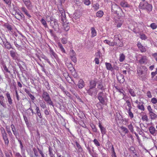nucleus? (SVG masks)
<instances>
[{
    "instance_id": "18",
    "label": "nucleus",
    "mask_w": 157,
    "mask_h": 157,
    "mask_svg": "<svg viewBox=\"0 0 157 157\" xmlns=\"http://www.w3.org/2000/svg\"><path fill=\"white\" fill-rule=\"evenodd\" d=\"M6 95L9 104L10 105H12L13 103L10 94L8 92H7L6 94Z\"/></svg>"
},
{
    "instance_id": "40",
    "label": "nucleus",
    "mask_w": 157,
    "mask_h": 157,
    "mask_svg": "<svg viewBox=\"0 0 157 157\" xmlns=\"http://www.w3.org/2000/svg\"><path fill=\"white\" fill-rule=\"evenodd\" d=\"M70 57L76 56L75 52L72 49L70 50Z\"/></svg>"
},
{
    "instance_id": "48",
    "label": "nucleus",
    "mask_w": 157,
    "mask_h": 157,
    "mask_svg": "<svg viewBox=\"0 0 157 157\" xmlns=\"http://www.w3.org/2000/svg\"><path fill=\"white\" fill-rule=\"evenodd\" d=\"M13 85L14 86V88H15V89H16V90H15V94H16V98H17V101H19V100H20V99H19V96L18 94L17 90H16L17 88H16V85H15L13 84Z\"/></svg>"
},
{
    "instance_id": "24",
    "label": "nucleus",
    "mask_w": 157,
    "mask_h": 157,
    "mask_svg": "<svg viewBox=\"0 0 157 157\" xmlns=\"http://www.w3.org/2000/svg\"><path fill=\"white\" fill-rule=\"evenodd\" d=\"M21 10L29 18L31 17V16L28 13V11L25 7H22L21 8Z\"/></svg>"
},
{
    "instance_id": "23",
    "label": "nucleus",
    "mask_w": 157,
    "mask_h": 157,
    "mask_svg": "<svg viewBox=\"0 0 157 157\" xmlns=\"http://www.w3.org/2000/svg\"><path fill=\"white\" fill-rule=\"evenodd\" d=\"M149 130L150 133L152 135H154L155 131H157L155 129V127L153 126H151L149 128Z\"/></svg>"
},
{
    "instance_id": "50",
    "label": "nucleus",
    "mask_w": 157,
    "mask_h": 157,
    "mask_svg": "<svg viewBox=\"0 0 157 157\" xmlns=\"http://www.w3.org/2000/svg\"><path fill=\"white\" fill-rule=\"evenodd\" d=\"M150 26L153 29H155L157 27V26L155 23H151Z\"/></svg>"
},
{
    "instance_id": "30",
    "label": "nucleus",
    "mask_w": 157,
    "mask_h": 157,
    "mask_svg": "<svg viewBox=\"0 0 157 157\" xmlns=\"http://www.w3.org/2000/svg\"><path fill=\"white\" fill-rule=\"evenodd\" d=\"M75 144L77 147L78 148L79 152H82L83 151V149L81 146L77 141L75 142Z\"/></svg>"
},
{
    "instance_id": "43",
    "label": "nucleus",
    "mask_w": 157,
    "mask_h": 157,
    "mask_svg": "<svg viewBox=\"0 0 157 157\" xmlns=\"http://www.w3.org/2000/svg\"><path fill=\"white\" fill-rule=\"evenodd\" d=\"M45 101L47 102L48 104L49 105L52 106L53 107L54 106V105L53 103L51 100V98H50L49 99H48L46 101Z\"/></svg>"
},
{
    "instance_id": "15",
    "label": "nucleus",
    "mask_w": 157,
    "mask_h": 157,
    "mask_svg": "<svg viewBox=\"0 0 157 157\" xmlns=\"http://www.w3.org/2000/svg\"><path fill=\"white\" fill-rule=\"evenodd\" d=\"M5 99L3 95L0 96V104L4 108H6L7 106L6 104L5 103Z\"/></svg>"
},
{
    "instance_id": "61",
    "label": "nucleus",
    "mask_w": 157,
    "mask_h": 157,
    "mask_svg": "<svg viewBox=\"0 0 157 157\" xmlns=\"http://www.w3.org/2000/svg\"><path fill=\"white\" fill-rule=\"evenodd\" d=\"M121 128L123 130V131L125 132V133H127L128 132V129L125 127H122Z\"/></svg>"
},
{
    "instance_id": "32",
    "label": "nucleus",
    "mask_w": 157,
    "mask_h": 157,
    "mask_svg": "<svg viewBox=\"0 0 157 157\" xmlns=\"http://www.w3.org/2000/svg\"><path fill=\"white\" fill-rule=\"evenodd\" d=\"M16 13H17V15H18V16L20 17V18H21V19L23 20V21H25V16L24 14H23L21 13H20L19 12H16Z\"/></svg>"
},
{
    "instance_id": "56",
    "label": "nucleus",
    "mask_w": 157,
    "mask_h": 157,
    "mask_svg": "<svg viewBox=\"0 0 157 157\" xmlns=\"http://www.w3.org/2000/svg\"><path fill=\"white\" fill-rule=\"evenodd\" d=\"M49 32L51 34V35L52 36H53L55 38L56 37V36L54 34V32H53V31L52 29H49Z\"/></svg>"
},
{
    "instance_id": "60",
    "label": "nucleus",
    "mask_w": 157,
    "mask_h": 157,
    "mask_svg": "<svg viewBox=\"0 0 157 157\" xmlns=\"http://www.w3.org/2000/svg\"><path fill=\"white\" fill-rule=\"evenodd\" d=\"M71 60L74 63H76L77 61V58L76 56L71 57Z\"/></svg>"
},
{
    "instance_id": "11",
    "label": "nucleus",
    "mask_w": 157,
    "mask_h": 157,
    "mask_svg": "<svg viewBox=\"0 0 157 157\" xmlns=\"http://www.w3.org/2000/svg\"><path fill=\"white\" fill-rule=\"evenodd\" d=\"M11 127L12 129V130L13 133V134L15 136L16 138L17 139H18V138L17 136L18 135V132L17 130H16L15 128L14 125L13 124H12L11 125Z\"/></svg>"
},
{
    "instance_id": "36",
    "label": "nucleus",
    "mask_w": 157,
    "mask_h": 157,
    "mask_svg": "<svg viewBox=\"0 0 157 157\" xmlns=\"http://www.w3.org/2000/svg\"><path fill=\"white\" fill-rule=\"evenodd\" d=\"M58 47L64 53H66L65 49H64L62 44L60 43H58Z\"/></svg>"
},
{
    "instance_id": "47",
    "label": "nucleus",
    "mask_w": 157,
    "mask_h": 157,
    "mask_svg": "<svg viewBox=\"0 0 157 157\" xmlns=\"http://www.w3.org/2000/svg\"><path fill=\"white\" fill-rule=\"evenodd\" d=\"M140 38L143 40H145L147 38V36H146V35L144 34H140Z\"/></svg>"
},
{
    "instance_id": "46",
    "label": "nucleus",
    "mask_w": 157,
    "mask_h": 157,
    "mask_svg": "<svg viewBox=\"0 0 157 157\" xmlns=\"http://www.w3.org/2000/svg\"><path fill=\"white\" fill-rule=\"evenodd\" d=\"M125 59V56L123 54H122L120 55L119 61L121 62L123 61Z\"/></svg>"
},
{
    "instance_id": "22",
    "label": "nucleus",
    "mask_w": 157,
    "mask_h": 157,
    "mask_svg": "<svg viewBox=\"0 0 157 157\" xmlns=\"http://www.w3.org/2000/svg\"><path fill=\"white\" fill-rule=\"evenodd\" d=\"M149 114L151 120H154L157 118V115L154 112Z\"/></svg>"
},
{
    "instance_id": "63",
    "label": "nucleus",
    "mask_w": 157,
    "mask_h": 157,
    "mask_svg": "<svg viewBox=\"0 0 157 157\" xmlns=\"http://www.w3.org/2000/svg\"><path fill=\"white\" fill-rule=\"evenodd\" d=\"M84 3L86 5H89L90 4V2L89 0H84Z\"/></svg>"
},
{
    "instance_id": "8",
    "label": "nucleus",
    "mask_w": 157,
    "mask_h": 157,
    "mask_svg": "<svg viewBox=\"0 0 157 157\" xmlns=\"http://www.w3.org/2000/svg\"><path fill=\"white\" fill-rule=\"evenodd\" d=\"M22 1L28 10L32 9L33 6L30 0H22Z\"/></svg>"
},
{
    "instance_id": "10",
    "label": "nucleus",
    "mask_w": 157,
    "mask_h": 157,
    "mask_svg": "<svg viewBox=\"0 0 157 157\" xmlns=\"http://www.w3.org/2000/svg\"><path fill=\"white\" fill-rule=\"evenodd\" d=\"M22 42L21 40L20 39L16 40V41H14V44L19 49L20 48H22Z\"/></svg>"
},
{
    "instance_id": "3",
    "label": "nucleus",
    "mask_w": 157,
    "mask_h": 157,
    "mask_svg": "<svg viewBox=\"0 0 157 157\" xmlns=\"http://www.w3.org/2000/svg\"><path fill=\"white\" fill-rule=\"evenodd\" d=\"M139 8L143 10H146L148 12L152 11V5L147 2H141L139 6Z\"/></svg>"
},
{
    "instance_id": "49",
    "label": "nucleus",
    "mask_w": 157,
    "mask_h": 157,
    "mask_svg": "<svg viewBox=\"0 0 157 157\" xmlns=\"http://www.w3.org/2000/svg\"><path fill=\"white\" fill-rule=\"evenodd\" d=\"M147 109L148 111L149 114L151 113H152L154 112V111L153 110V109L151 108L150 105H149L147 106Z\"/></svg>"
},
{
    "instance_id": "51",
    "label": "nucleus",
    "mask_w": 157,
    "mask_h": 157,
    "mask_svg": "<svg viewBox=\"0 0 157 157\" xmlns=\"http://www.w3.org/2000/svg\"><path fill=\"white\" fill-rule=\"evenodd\" d=\"M93 142L96 146H100V143L97 139H94L93 140Z\"/></svg>"
},
{
    "instance_id": "4",
    "label": "nucleus",
    "mask_w": 157,
    "mask_h": 157,
    "mask_svg": "<svg viewBox=\"0 0 157 157\" xmlns=\"http://www.w3.org/2000/svg\"><path fill=\"white\" fill-rule=\"evenodd\" d=\"M50 19L51 21V25L55 30H56V29L59 27L57 20L53 18L52 17H50Z\"/></svg>"
},
{
    "instance_id": "16",
    "label": "nucleus",
    "mask_w": 157,
    "mask_h": 157,
    "mask_svg": "<svg viewBox=\"0 0 157 157\" xmlns=\"http://www.w3.org/2000/svg\"><path fill=\"white\" fill-rule=\"evenodd\" d=\"M118 81L120 83H123L124 81V76L121 74L117 76Z\"/></svg>"
},
{
    "instance_id": "29",
    "label": "nucleus",
    "mask_w": 157,
    "mask_h": 157,
    "mask_svg": "<svg viewBox=\"0 0 157 157\" xmlns=\"http://www.w3.org/2000/svg\"><path fill=\"white\" fill-rule=\"evenodd\" d=\"M72 16L73 18H74L75 19H77L80 17V15L79 14V12H77L74 13Z\"/></svg>"
},
{
    "instance_id": "34",
    "label": "nucleus",
    "mask_w": 157,
    "mask_h": 157,
    "mask_svg": "<svg viewBox=\"0 0 157 157\" xmlns=\"http://www.w3.org/2000/svg\"><path fill=\"white\" fill-rule=\"evenodd\" d=\"M52 149L50 146L49 147V154L50 157H55L53 153Z\"/></svg>"
},
{
    "instance_id": "9",
    "label": "nucleus",
    "mask_w": 157,
    "mask_h": 157,
    "mask_svg": "<svg viewBox=\"0 0 157 157\" xmlns=\"http://www.w3.org/2000/svg\"><path fill=\"white\" fill-rule=\"evenodd\" d=\"M87 93L91 96H95L97 94V91L96 89L90 88V89L87 90Z\"/></svg>"
},
{
    "instance_id": "39",
    "label": "nucleus",
    "mask_w": 157,
    "mask_h": 157,
    "mask_svg": "<svg viewBox=\"0 0 157 157\" xmlns=\"http://www.w3.org/2000/svg\"><path fill=\"white\" fill-rule=\"evenodd\" d=\"M128 91L132 96L135 97L136 96L134 91L133 89H128Z\"/></svg>"
},
{
    "instance_id": "27",
    "label": "nucleus",
    "mask_w": 157,
    "mask_h": 157,
    "mask_svg": "<svg viewBox=\"0 0 157 157\" xmlns=\"http://www.w3.org/2000/svg\"><path fill=\"white\" fill-rule=\"evenodd\" d=\"M36 113L37 114V116L39 117L40 118L42 119V116L41 115V113H40L39 108L38 106H36Z\"/></svg>"
},
{
    "instance_id": "42",
    "label": "nucleus",
    "mask_w": 157,
    "mask_h": 157,
    "mask_svg": "<svg viewBox=\"0 0 157 157\" xmlns=\"http://www.w3.org/2000/svg\"><path fill=\"white\" fill-rule=\"evenodd\" d=\"M113 145L112 144L111 142L109 140H108L106 144V147L107 149L110 148V147Z\"/></svg>"
},
{
    "instance_id": "62",
    "label": "nucleus",
    "mask_w": 157,
    "mask_h": 157,
    "mask_svg": "<svg viewBox=\"0 0 157 157\" xmlns=\"http://www.w3.org/2000/svg\"><path fill=\"white\" fill-rule=\"evenodd\" d=\"M157 74L155 72H152L151 73V78L152 80H153L154 79V78L155 77H154Z\"/></svg>"
},
{
    "instance_id": "2",
    "label": "nucleus",
    "mask_w": 157,
    "mask_h": 157,
    "mask_svg": "<svg viewBox=\"0 0 157 157\" xmlns=\"http://www.w3.org/2000/svg\"><path fill=\"white\" fill-rule=\"evenodd\" d=\"M111 11L114 13L116 14L119 17L123 16L124 15L122 9L116 4H114L112 5Z\"/></svg>"
},
{
    "instance_id": "12",
    "label": "nucleus",
    "mask_w": 157,
    "mask_h": 157,
    "mask_svg": "<svg viewBox=\"0 0 157 157\" xmlns=\"http://www.w3.org/2000/svg\"><path fill=\"white\" fill-rule=\"evenodd\" d=\"M42 96L45 101L50 98L49 94L44 90H43V91Z\"/></svg>"
},
{
    "instance_id": "64",
    "label": "nucleus",
    "mask_w": 157,
    "mask_h": 157,
    "mask_svg": "<svg viewBox=\"0 0 157 157\" xmlns=\"http://www.w3.org/2000/svg\"><path fill=\"white\" fill-rule=\"evenodd\" d=\"M15 157H23L19 152H16L15 154Z\"/></svg>"
},
{
    "instance_id": "19",
    "label": "nucleus",
    "mask_w": 157,
    "mask_h": 157,
    "mask_svg": "<svg viewBox=\"0 0 157 157\" xmlns=\"http://www.w3.org/2000/svg\"><path fill=\"white\" fill-rule=\"evenodd\" d=\"M105 65L107 70L111 71L113 70V67L111 63L106 62L105 63Z\"/></svg>"
},
{
    "instance_id": "14",
    "label": "nucleus",
    "mask_w": 157,
    "mask_h": 157,
    "mask_svg": "<svg viewBox=\"0 0 157 157\" xmlns=\"http://www.w3.org/2000/svg\"><path fill=\"white\" fill-rule=\"evenodd\" d=\"M137 45L141 52H143L146 51V48L142 45L140 42H138Z\"/></svg>"
},
{
    "instance_id": "25",
    "label": "nucleus",
    "mask_w": 157,
    "mask_h": 157,
    "mask_svg": "<svg viewBox=\"0 0 157 157\" xmlns=\"http://www.w3.org/2000/svg\"><path fill=\"white\" fill-rule=\"evenodd\" d=\"M78 86L79 88L82 89V88L84 85V82L82 80H80L78 84Z\"/></svg>"
},
{
    "instance_id": "28",
    "label": "nucleus",
    "mask_w": 157,
    "mask_h": 157,
    "mask_svg": "<svg viewBox=\"0 0 157 157\" xmlns=\"http://www.w3.org/2000/svg\"><path fill=\"white\" fill-rule=\"evenodd\" d=\"M39 104L40 106L43 109H45L46 108V106L45 104V102L43 101L40 100L39 101Z\"/></svg>"
},
{
    "instance_id": "17",
    "label": "nucleus",
    "mask_w": 157,
    "mask_h": 157,
    "mask_svg": "<svg viewBox=\"0 0 157 157\" xmlns=\"http://www.w3.org/2000/svg\"><path fill=\"white\" fill-rule=\"evenodd\" d=\"M147 62V57L145 56H143L139 60V62L141 64H144Z\"/></svg>"
},
{
    "instance_id": "57",
    "label": "nucleus",
    "mask_w": 157,
    "mask_h": 157,
    "mask_svg": "<svg viewBox=\"0 0 157 157\" xmlns=\"http://www.w3.org/2000/svg\"><path fill=\"white\" fill-rule=\"evenodd\" d=\"M6 4L9 5H10L11 3V0H3Z\"/></svg>"
},
{
    "instance_id": "38",
    "label": "nucleus",
    "mask_w": 157,
    "mask_h": 157,
    "mask_svg": "<svg viewBox=\"0 0 157 157\" xmlns=\"http://www.w3.org/2000/svg\"><path fill=\"white\" fill-rule=\"evenodd\" d=\"M4 26L9 31H11L12 30L11 26L8 23L5 24Z\"/></svg>"
},
{
    "instance_id": "31",
    "label": "nucleus",
    "mask_w": 157,
    "mask_h": 157,
    "mask_svg": "<svg viewBox=\"0 0 157 157\" xmlns=\"http://www.w3.org/2000/svg\"><path fill=\"white\" fill-rule=\"evenodd\" d=\"M121 5L124 7H129V5L127 3L124 1L120 3Z\"/></svg>"
},
{
    "instance_id": "5",
    "label": "nucleus",
    "mask_w": 157,
    "mask_h": 157,
    "mask_svg": "<svg viewBox=\"0 0 157 157\" xmlns=\"http://www.w3.org/2000/svg\"><path fill=\"white\" fill-rule=\"evenodd\" d=\"M0 38L2 40L3 44L6 48L9 50L11 48L12 49H13L10 43L7 41V40L6 38L2 39L0 36Z\"/></svg>"
},
{
    "instance_id": "7",
    "label": "nucleus",
    "mask_w": 157,
    "mask_h": 157,
    "mask_svg": "<svg viewBox=\"0 0 157 157\" xmlns=\"http://www.w3.org/2000/svg\"><path fill=\"white\" fill-rule=\"evenodd\" d=\"M10 54L12 59L15 60H17L19 59L18 55L15 51L10 50Z\"/></svg>"
},
{
    "instance_id": "13",
    "label": "nucleus",
    "mask_w": 157,
    "mask_h": 157,
    "mask_svg": "<svg viewBox=\"0 0 157 157\" xmlns=\"http://www.w3.org/2000/svg\"><path fill=\"white\" fill-rule=\"evenodd\" d=\"M58 8L59 10V12H60V13H61V20L63 22H64V20L63 17V15H64V16L65 15V13L64 11V9L62 7L61 5H60L59 6H58Z\"/></svg>"
},
{
    "instance_id": "35",
    "label": "nucleus",
    "mask_w": 157,
    "mask_h": 157,
    "mask_svg": "<svg viewBox=\"0 0 157 157\" xmlns=\"http://www.w3.org/2000/svg\"><path fill=\"white\" fill-rule=\"evenodd\" d=\"M3 139L4 141L5 145L6 146H8L9 143V141L7 137H3Z\"/></svg>"
},
{
    "instance_id": "58",
    "label": "nucleus",
    "mask_w": 157,
    "mask_h": 157,
    "mask_svg": "<svg viewBox=\"0 0 157 157\" xmlns=\"http://www.w3.org/2000/svg\"><path fill=\"white\" fill-rule=\"evenodd\" d=\"M151 101L153 104H156L157 103V99L155 98H153L151 99Z\"/></svg>"
},
{
    "instance_id": "41",
    "label": "nucleus",
    "mask_w": 157,
    "mask_h": 157,
    "mask_svg": "<svg viewBox=\"0 0 157 157\" xmlns=\"http://www.w3.org/2000/svg\"><path fill=\"white\" fill-rule=\"evenodd\" d=\"M40 21L45 27L47 28L48 27L46 22L44 19L42 18L40 20Z\"/></svg>"
},
{
    "instance_id": "52",
    "label": "nucleus",
    "mask_w": 157,
    "mask_h": 157,
    "mask_svg": "<svg viewBox=\"0 0 157 157\" xmlns=\"http://www.w3.org/2000/svg\"><path fill=\"white\" fill-rule=\"evenodd\" d=\"M3 68L6 73L8 72L9 73H10V71L9 70V69L6 65H3Z\"/></svg>"
},
{
    "instance_id": "6",
    "label": "nucleus",
    "mask_w": 157,
    "mask_h": 157,
    "mask_svg": "<svg viewBox=\"0 0 157 157\" xmlns=\"http://www.w3.org/2000/svg\"><path fill=\"white\" fill-rule=\"evenodd\" d=\"M98 98L100 102L103 105L105 104V96L104 95V93L102 92H100L98 93Z\"/></svg>"
},
{
    "instance_id": "1",
    "label": "nucleus",
    "mask_w": 157,
    "mask_h": 157,
    "mask_svg": "<svg viewBox=\"0 0 157 157\" xmlns=\"http://www.w3.org/2000/svg\"><path fill=\"white\" fill-rule=\"evenodd\" d=\"M148 69L145 66L138 67L137 69V72L138 76L142 80H145L146 78V74Z\"/></svg>"
},
{
    "instance_id": "55",
    "label": "nucleus",
    "mask_w": 157,
    "mask_h": 157,
    "mask_svg": "<svg viewBox=\"0 0 157 157\" xmlns=\"http://www.w3.org/2000/svg\"><path fill=\"white\" fill-rule=\"evenodd\" d=\"M91 128L92 129L93 131L94 132H96L97 131L95 126L94 125V124H92V125H91Z\"/></svg>"
},
{
    "instance_id": "44",
    "label": "nucleus",
    "mask_w": 157,
    "mask_h": 157,
    "mask_svg": "<svg viewBox=\"0 0 157 157\" xmlns=\"http://www.w3.org/2000/svg\"><path fill=\"white\" fill-rule=\"evenodd\" d=\"M41 57L42 59H44V60H46L48 63L49 64L50 63V61H49V59L47 58V57L44 56V55H42L41 56Z\"/></svg>"
},
{
    "instance_id": "21",
    "label": "nucleus",
    "mask_w": 157,
    "mask_h": 157,
    "mask_svg": "<svg viewBox=\"0 0 157 157\" xmlns=\"http://www.w3.org/2000/svg\"><path fill=\"white\" fill-rule=\"evenodd\" d=\"M90 88L95 89L96 85V82L95 81L91 80L90 82Z\"/></svg>"
},
{
    "instance_id": "53",
    "label": "nucleus",
    "mask_w": 157,
    "mask_h": 157,
    "mask_svg": "<svg viewBox=\"0 0 157 157\" xmlns=\"http://www.w3.org/2000/svg\"><path fill=\"white\" fill-rule=\"evenodd\" d=\"M128 128L132 132H133L134 130L132 124H130L128 126Z\"/></svg>"
},
{
    "instance_id": "20",
    "label": "nucleus",
    "mask_w": 157,
    "mask_h": 157,
    "mask_svg": "<svg viewBox=\"0 0 157 157\" xmlns=\"http://www.w3.org/2000/svg\"><path fill=\"white\" fill-rule=\"evenodd\" d=\"M0 130L1 131V133L2 138L7 137V134L5 129L3 127H1L0 128Z\"/></svg>"
},
{
    "instance_id": "37",
    "label": "nucleus",
    "mask_w": 157,
    "mask_h": 157,
    "mask_svg": "<svg viewBox=\"0 0 157 157\" xmlns=\"http://www.w3.org/2000/svg\"><path fill=\"white\" fill-rule=\"evenodd\" d=\"M103 14V12L101 10L99 11H98L96 14V15L97 17H102Z\"/></svg>"
},
{
    "instance_id": "33",
    "label": "nucleus",
    "mask_w": 157,
    "mask_h": 157,
    "mask_svg": "<svg viewBox=\"0 0 157 157\" xmlns=\"http://www.w3.org/2000/svg\"><path fill=\"white\" fill-rule=\"evenodd\" d=\"M91 37H94L96 35V32L94 28L92 27L91 29Z\"/></svg>"
},
{
    "instance_id": "26",
    "label": "nucleus",
    "mask_w": 157,
    "mask_h": 157,
    "mask_svg": "<svg viewBox=\"0 0 157 157\" xmlns=\"http://www.w3.org/2000/svg\"><path fill=\"white\" fill-rule=\"evenodd\" d=\"M99 127L101 130V133L103 134H105L106 133V129L105 128L102 126V125L100 123H99Z\"/></svg>"
},
{
    "instance_id": "54",
    "label": "nucleus",
    "mask_w": 157,
    "mask_h": 157,
    "mask_svg": "<svg viewBox=\"0 0 157 157\" xmlns=\"http://www.w3.org/2000/svg\"><path fill=\"white\" fill-rule=\"evenodd\" d=\"M61 42L64 44H66L67 42V39L65 37L63 38L61 40Z\"/></svg>"
},
{
    "instance_id": "59",
    "label": "nucleus",
    "mask_w": 157,
    "mask_h": 157,
    "mask_svg": "<svg viewBox=\"0 0 157 157\" xmlns=\"http://www.w3.org/2000/svg\"><path fill=\"white\" fill-rule=\"evenodd\" d=\"M138 108L139 109L142 110L143 111L145 109L144 106L143 104L141 105H138Z\"/></svg>"
},
{
    "instance_id": "45",
    "label": "nucleus",
    "mask_w": 157,
    "mask_h": 157,
    "mask_svg": "<svg viewBox=\"0 0 157 157\" xmlns=\"http://www.w3.org/2000/svg\"><path fill=\"white\" fill-rule=\"evenodd\" d=\"M142 119L143 121H146L147 122L148 121V117L146 115H143L142 117Z\"/></svg>"
}]
</instances>
